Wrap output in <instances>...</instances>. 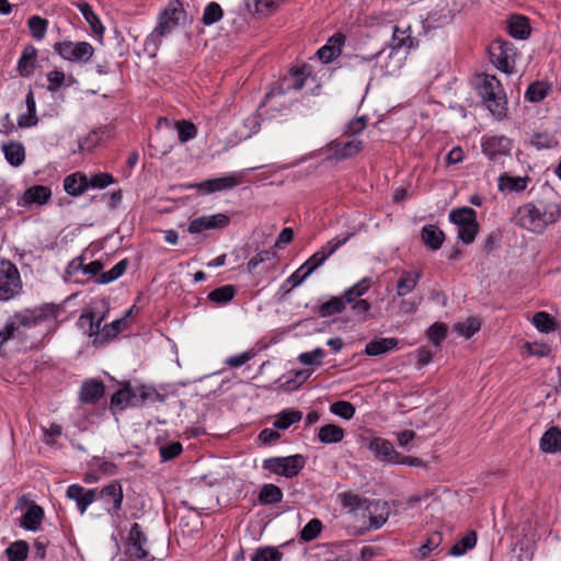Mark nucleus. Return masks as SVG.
Returning a JSON list of instances; mask_svg holds the SVG:
<instances>
[{
    "label": "nucleus",
    "instance_id": "nucleus-1",
    "mask_svg": "<svg viewBox=\"0 0 561 561\" xmlns=\"http://www.w3.org/2000/svg\"><path fill=\"white\" fill-rule=\"evenodd\" d=\"M561 207L553 201H537L517 208L514 221L519 227L535 233H541L549 226L558 221Z\"/></svg>",
    "mask_w": 561,
    "mask_h": 561
},
{
    "label": "nucleus",
    "instance_id": "nucleus-2",
    "mask_svg": "<svg viewBox=\"0 0 561 561\" xmlns=\"http://www.w3.org/2000/svg\"><path fill=\"white\" fill-rule=\"evenodd\" d=\"M479 95L482 98L488 110L493 116L503 118L507 112V99L502 84L494 76H484L478 87Z\"/></svg>",
    "mask_w": 561,
    "mask_h": 561
},
{
    "label": "nucleus",
    "instance_id": "nucleus-3",
    "mask_svg": "<svg viewBox=\"0 0 561 561\" xmlns=\"http://www.w3.org/2000/svg\"><path fill=\"white\" fill-rule=\"evenodd\" d=\"M184 15L182 4L178 1H170L165 9L159 15L158 25L147 38V45L153 44L157 46L161 43V38L173 32L180 20Z\"/></svg>",
    "mask_w": 561,
    "mask_h": 561
},
{
    "label": "nucleus",
    "instance_id": "nucleus-4",
    "mask_svg": "<svg viewBox=\"0 0 561 561\" xmlns=\"http://www.w3.org/2000/svg\"><path fill=\"white\" fill-rule=\"evenodd\" d=\"M370 286L371 278L364 277L344 291L346 305L351 306V311L358 322H365L368 319L371 305L362 297L369 290Z\"/></svg>",
    "mask_w": 561,
    "mask_h": 561
},
{
    "label": "nucleus",
    "instance_id": "nucleus-5",
    "mask_svg": "<svg viewBox=\"0 0 561 561\" xmlns=\"http://www.w3.org/2000/svg\"><path fill=\"white\" fill-rule=\"evenodd\" d=\"M491 62L504 73H513L515 70L517 49L513 43L496 38L489 46Z\"/></svg>",
    "mask_w": 561,
    "mask_h": 561
},
{
    "label": "nucleus",
    "instance_id": "nucleus-6",
    "mask_svg": "<svg viewBox=\"0 0 561 561\" xmlns=\"http://www.w3.org/2000/svg\"><path fill=\"white\" fill-rule=\"evenodd\" d=\"M18 267L9 260H0V301H8L22 291Z\"/></svg>",
    "mask_w": 561,
    "mask_h": 561
},
{
    "label": "nucleus",
    "instance_id": "nucleus-7",
    "mask_svg": "<svg viewBox=\"0 0 561 561\" xmlns=\"http://www.w3.org/2000/svg\"><path fill=\"white\" fill-rule=\"evenodd\" d=\"M305 465V457L297 454L287 457H271L264 459L262 467L271 473L290 479L298 476Z\"/></svg>",
    "mask_w": 561,
    "mask_h": 561
},
{
    "label": "nucleus",
    "instance_id": "nucleus-8",
    "mask_svg": "<svg viewBox=\"0 0 561 561\" xmlns=\"http://www.w3.org/2000/svg\"><path fill=\"white\" fill-rule=\"evenodd\" d=\"M413 45L414 38L410 34V28H401L399 26H394L392 38L390 42V61L385 66H381L385 69L386 75H393L401 68V60L394 58L397 55V50L401 48H407L409 50L410 48L413 47Z\"/></svg>",
    "mask_w": 561,
    "mask_h": 561
},
{
    "label": "nucleus",
    "instance_id": "nucleus-9",
    "mask_svg": "<svg viewBox=\"0 0 561 561\" xmlns=\"http://www.w3.org/2000/svg\"><path fill=\"white\" fill-rule=\"evenodd\" d=\"M58 312L59 308L57 306L45 305L38 309L18 312L11 318L22 334V329L33 328L48 318H56Z\"/></svg>",
    "mask_w": 561,
    "mask_h": 561
},
{
    "label": "nucleus",
    "instance_id": "nucleus-10",
    "mask_svg": "<svg viewBox=\"0 0 561 561\" xmlns=\"http://www.w3.org/2000/svg\"><path fill=\"white\" fill-rule=\"evenodd\" d=\"M127 266L128 261L127 259H124L119 261L117 264H115L110 271L102 272L104 267L103 263L96 260L90 262L89 264L83 263L82 273L84 275L96 276L95 283L100 285H105L119 278L126 272Z\"/></svg>",
    "mask_w": 561,
    "mask_h": 561
},
{
    "label": "nucleus",
    "instance_id": "nucleus-11",
    "mask_svg": "<svg viewBox=\"0 0 561 561\" xmlns=\"http://www.w3.org/2000/svg\"><path fill=\"white\" fill-rule=\"evenodd\" d=\"M95 494L94 503L100 505L107 511L111 515H115L122 507L123 503V489L122 485L114 481L105 485L101 490L93 489Z\"/></svg>",
    "mask_w": 561,
    "mask_h": 561
},
{
    "label": "nucleus",
    "instance_id": "nucleus-12",
    "mask_svg": "<svg viewBox=\"0 0 561 561\" xmlns=\"http://www.w3.org/2000/svg\"><path fill=\"white\" fill-rule=\"evenodd\" d=\"M57 51L64 59L77 62H87L91 59L94 53L93 46L88 42H79L77 44L64 41L54 45Z\"/></svg>",
    "mask_w": 561,
    "mask_h": 561
},
{
    "label": "nucleus",
    "instance_id": "nucleus-13",
    "mask_svg": "<svg viewBox=\"0 0 561 561\" xmlns=\"http://www.w3.org/2000/svg\"><path fill=\"white\" fill-rule=\"evenodd\" d=\"M352 233L340 238H333L328 241L319 251L312 254L302 265L301 267L306 271L307 274L311 275L319 266H321L328 257H330L340 247L345 244Z\"/></svg>",
    "mask_w": 561,
    "mask_h": 561
},
{
    "label": "nucleus",
    "instance_id": "nucleus-14",
    "mask_svg": "<svg viewBox=\"0 0 561 561\" xmlns=\"http://www.w3.org/2000/svg\"><path fill=\"white\" fill-rule=\"evenodd\" d=\"M15 510L22 513L20 526H41L44 518V510L26 495H22L16 500Z\"/></svg>",
    "mask_w": 561,
    "mask_h": 561
},
{
    "label": "nucleus",
    "instance_id": "nucleus-15",
    "mask_svg": "<svg viewBox=\"0 0 561 561\" xmlns=\"http://www.w3.org/2000/svg\"><path fill=\"white\" fill-rule=\"evenodd\" d=\"M363 147V141L358 139L333 140L327 146V152L330 159L341 161L358 154Z\"/></svg>",
    "mask_w": 561,
    "mask_h": 561
},
{
    "label": "nucleus",
    "instance_id": "nucleus-16",
    "mask_svg": "<svg viewBox=\"0 0 561 561\" xmlns=\"http://www.w3.org/2000/svg\"><path fill=\"white\" fill-rule=\"evenodd\" d=\"M230 224V218L226 214H215L201 216L193 219L187 228L192 234L201 233L205 230L224 229Z\"/></svg>",
    "mask_w": 561,
    "mask_h": 561
},
{
    "label": "nucleus",
    "instance_id": "nucleus-17",
    "mask_svg": "<svg viewBox=\"0 0 561 561\" xmlns=\"http://www.w3.org/2000/svg\"><path fill=\"white\" fill-rule=\"evenodd\" d=\"M368 449L375 458L386 465H396L399 453L394 449L391 442L382 437H375L368 444Z\"/></svg>",
    "mask_w": 561,
    "mask_h": 561
},
{
    "label": "nucleus",
    "instance_id": "nucleus-18",
    "mask_svg": "<svg viewBox=\"0 0 561 561\" xmlns=\"http://www.w3.org/2000/svg\"><path fill=\"white\" fill-rule=\"evenodd\" d=\"M146 543L147 537L140 528H129L126 539V553L131 558L146 560L149 556V551L145 548Z\"/></svg>",
    "mask_w": 561,
    "mask_h": 561
},
{
    "label": "nucleus",
    "instance_id": "nucleus-19",
    "mask_svg": "<svg viewBox=\"0 0 561 561\" xmlns=\"http://www.w3.org/2000/svg\"><path fill=\"white\" fill-rule=\"evenodd\" d=\"M511 149L512 141L506 136H492L485 138L482 142V151L490 160L508 154Z\"/></svg>",
    "mask_w": 561,
    "mask_h": 561
},
{
    "label": "nucleus",
    "instance_id": "nucleus-20",
    "mask_svg": "<svg viewBox=\"0 0 561 561\" xmlns=\"http://www.w3.org/2000/svg\"><path fill=\"white\" fill-rule=\"evenodd\" d=\"M66 495L69 500L76 503L78 511L83 514L88 506L93 504L95 501V494L93 489H85L79 484H71L66 491Z\"/></svg>",
    "mask_w": 561,
    "mask_h": 561
},
{
    "label": "nucleus",
    "instance_id": "nucleus-21",
    "mask_svg": "<svg viewBox=\"0 0 561 561\" xmlns=\"http://www.w3.org/2000/svg\"><path fill=\"white\" fill-rule=\"evenodd\" d=\"M389 515L390 506L388 502L381 500L370 501L364 514V516L369 518V526H382L387 523Z\"/></svg>",
    "mask_w": 561,
    "mask_h": 561
},
{
    "label": "nucleus",
    "instance_id": "nucleus-22",
    "mask_svg": "<svg viewBox=\"0 0 561 561\" xmlns=\"http://www.w3.org/2000/svg\"><path fill=\"white\" fill-rule=\"evenodd\" d=\"M238 185V180L234 175H226L216 179H209L195 185L198 191L204 193H215L222 190H229Z\"/></svg>",
    "mask_w": 561,
    "mask_h": 561
},
{
    "label": "nucleus",
    "instance_id": "nucleus-23",
    "mask_svg": "<svg viewBox=\"0 0 561 561\" xmlns=\"http://www.w3.org/2000/svg\"><path fill=\"white\" fill-rule=\"evenodd\" d=\"M461 11V8L456 4L453 0V4L448 0H443L435 11L432 12L431 16L434 22L440 25L450 23L455 16Z\"/></svg>",
    "mask_w": 561,
    "mask_h": 561
},
{
    "label": "nucleus",
    "instance_id": "nucleus-24",
    "mask_svg": "<svg viewBox=\"0 0 561 561\" xmlns=\"http://www.w3.org/2000/svg\"><path fill=\"white\" fill-rule=\"evenodd\" d=\"M37 61V49L33 45H27L23 49L18 62V71L22 77H31L35 70Z\"/></svg>",
    "mask_w": 561,
    "mask_h": 561
},
{
    "label": "nucleus",
    "instance_id": "nucleus-25",
    "mask_svg": "<svg viewBox=\"0 0 561 561\" xmlns=\"http://www.w3.org/2000/svg\"><path fill=\"white\" fill-rule=\"evenodd\" d=\"M64 188L70 196H80L88 190V176L76 172L65 178Z\"/></svg>",
    "mask_w": 561,
    "mask_h": 561
},
{
    "label": "nucleus",
    "instance_id": "nucleus-26",
    "mask_svg": "<svg viewBox=\"0 0 561 561\" xmlns=\"http://www.w3.org/2000/svg\"><path fill=\"white\" fill-rule=\"evenodd\" d=\"M508 34L517 39H526L530 35L528 19L522 15H511L507 20Z\"/></svg>",
    "mask_w": 561,
    "mask_h": 561
},
{
    "label": "nucleus",
    "instance_id": "nucleus-27",
    "mask_svg": "<svg viewBox=\"0 0 561 561\" xmlns=\"http://www.w3.org/2000/svg\"><path fill=\"white\" fill-rule=\"evenodd\" d=\"M540 449L543 453L556 454L561 450V430L552 426L540 438Z\"/></svg>",
    "mask_w": 561,
    "mask_h": 561
},
{
    "label": "nucleus",
    "instance_id": "nucleus-28",
    "mask_svg": "<svg viewBox=\"0 0 561 561\" xmlns=\"http://www.w3.org/2000/svg\"><path fill=\"white\" fill-rule=\"evenodd\" d=\"M421 238L428 249L436 251L442 247L445 234L437 226L426 225L422 228Z\"/></svg>",
    "mask_w": 561,
    "mask_h": 561
},
{
    "label": "nucleus",
    "instance_id": "nucleus-29",
    "mask_svg": "<svg viewBox=\"0 0 561 561\" xmlns=\"http://www.w3.org/2000/svg\"><path fill=\"white\" fill-rule=\"evenodd\" d=\"M398 343L399 341L396 337H380L371 340L366 344L365 354L368 356H378L396 348Z\"/></svg>",
    "mask_w": 561,
    "mask_h": 561
},
{
    "label": "nucleus",
    "instance_id": "nucleus-30",
    "mask_svg": "<svg viewBox=\"0 0 561 561\" xmlns=\"http://www.w3.org/2000/svg\"><path fill=\"white\" fill-rule=\"evenodd\" d=\"M104 394V385L102 381L88 380L83 382L80 389V400L84 403H94Z\"/></svg>",
    "mask_w": 561,
    "mask_h": 561
},
{
    "label": "nucleus",
    "instance_id": "nucleus-31",
    "mask_svg": "<svg viewBox=\"0 0 561 561\" xmlns=\"http://www.w3.org/2000/svg\"><path fill=\"white\" fill-rule=\"evenodd\" d=\"M51 196V191L45 185H34L28 187L23 194L24 204L44 205Z\"/></svg>",
    "mask_w": 561,
    "mask_h": 561
},
{
    "label": "nucleus",
    "instance_id": "nucleus-32",
    "mask_svg": "<svg viewBox=\"0 0 561 561\" xmlns=\"http://www.w3.org/2000/svg\"><path fill=\"white\" fill-rule=\"evenodd\" d=\"M5 160L12 167H20L25 161V149L21 142L10 141L2 145Z\"/></svg>",
    "mask_w": 561,
    "mask_h": 561
},
{
    "label": "nucleus",
    "instance_id": "nucleus-33",
    "mask_svg": "<svg viewBox=\"0 0 561 561\" xmlns=\"http://www.w3.org/2000/svg\"><path fill=\"white\" fill-rule=\"evenodd\" d=\"M421 277L422 273L420 272L403 271L397 283V295L403 297L412 293Z\"/></svg>",
    "mask_w": 561,
    "mask_h": 561
},
{
    "label": "nucleus",
    "instance_id": "nucleus-34",
    "mask_svg": "<svg viewBox=\"0 0 561 561\" xmlns=\"http://www.w3.org/2000/svg\"><path fill=\"white\" fill-rule=\"evenodd\" d=\"M527 183V176H512L505 173L499 178L500 191L523 192L526 190Z\"/></svg>",
    "mask_w": 561,
    "mask_h": 561
},
{
    "label": "nucleus",
    "instance_id": "nucleus-35",
    "mask_svg": "<svg viewBox=\"0 0 561 561\" xmlns=\"http://www.w3.org/2000/svg\"><path fill=\"white\" fill-rule=\"evenodd\" d=\"M125 325V320H115L110 324H105L101 330V334L94 337V345H103L111 340L115 339Z\"/></svg>",
    "mask_w": 561,
    "mask_h": 561
},
{
    "label": "nucleus",
    "instance_id": "nucleus-36",
    "mask_svg": "<svg viewBox=\"0 0 561 561\" xmlns=\"http://www.w3.org/2000/svg\"><path fill=\"white\" fill-rule=\"evenodd\" d=\"M346 306L344 294L341 297H331L318 308V314L322 318L341 313Z\"/></svg>",
    "mask_w": 561,
    "mask_h": 561
},
{
    "label": "nucleus",
    "instance_id": "nucleus-37",
    "mask_svg": "<svg viewBox=\"0 0 561 561\" xmlns=\"http://www.w3.org/2000/svg\"><path fill=\"white\" fill-rule=\"evenodd\" d=\"M301 419L302 413L300 411L286 409L275 416L273 425L277 430H287L290 425L299 422Z\"/></svg>",
    "mask_w": 561,
    "mask_h": 561
},
{
    "label": "nucleus",
    "instance_id": "nucleus-38",
    "mask_svg": "<svg viewBox=\"0 0 561 561\" xmlns=\"http://www.w3.org/2000/svg\"><path fill=\"white\" fill-rule=\"evenodd\" d=\"M28 543L24 540L14 541L10 543L4 550V554L8 561H25L28 557Z\"/></svg>",
    "mask_w": 561,
    "mask_h": 561
},
{
    "label": "nucleus",
    "instance_id": "nucleus-39",
    "mask_svg": "<svg viewBox=\"0 0 561 561\" xmlns=\"http://www.w3.org/2000/svg\"><path fill=\"white\" fill-rule=\"evenodd\" d=\"M478 535L474 530L468 531L460 540H458L449 550V554L459 557L465 554L468 550L476 547Z\"/></svg>",
    "mask_w": 561,
    "mask_h": 561
},
{
    "label": "nucleus",
    "instance_id": "nucleus-40",
    "mask_svg": "<svg viewBox=\"0 0 561 561\" xmlns=\"http://www.w3.org/2000/svg\"><path fill=\"white\" fill-rule=\"evenodd\" d=\"M344 437V430L335 424H327L320 427L318 438L321 443L333 444L339 443Z\"/></svg>",
    "mask_w": 561,
    "mask_h": 561
},
{
    "label": "nucleus",
    "instance_id": "nucleus-41",
    "mask_svg": "<svg viewBox=\"0 0 561 561\" xmlns=\"http://www.w3.org/2000/svg\"><path fill=\"white\" fill-rule=\"evenodd\" d=\"M449 220L459 228L474 222L477 220V213L470 207L456 208L449 213Z\"/></svg>",
    "mask_w": 561,
    "mask_h": 561
},
{
    "label": "nucleus",
    "instance_id": "nucleus-42",
    "mask_svg": "<svg viewBox=\"0 0 561 561\" xmlns=\"http://www.w3.org/2000/svg\"><path fill=\"white\" fill-rule=\"evenodd\" d=\"M339 496L341 499L342 506L348 508L351 512L363 510L366 513V506L370 502L367 499L353 493H341Z\"/></svg>",
    "mask_w": 561,
    "mask_h": 561
},
{
    "label": "nucleus",
    "instance_id": "nucleus-43",
    "mask_svg": "<svg viewBox=\"0 0 561 561\" xmlns=\"http://www.w3.org/2000/svg\"><path fill=\"white\" fill-rule=\"evenodd\" d=\"M78 9L91 26L92 31L95 34L102 35L104 33V26L102 25L99 16L92 10V7L87 2H82L78 4Z\"/></svg>",
    "mask_w": 561,
    "mask_h": 561
},
{
    "label": "nucleus",
    "instance_id": "nucleus-44",
    "mask_svg": "<svg viewBox=\"0 0 561 561\" xmlns=\"http://www.w3.org/2000/svg\"><path fill=\"white\" fill-rule=\"evenodd\" d=\"M236 288L232 285H225L211 290L208 299L217 305H226L233 299Z\"/></svg>",
    "mask_w": 561,
    "mask_h": 561
},
{
    "label": "nucleus",
    "instance_id": "nucleus-45",
    "mask_svg": "<svg viewBox=\"0 0 561 561\" xmlns=\"http://www.w3.org/2000/svg\"><path fill=\"white\" fill-rule=\"evenodd\" d=\"M257 499L261 504H275L282 501L283 492L275 484H264Z\"/></svg>",
    "mask_w": 561,
    "mask_h": 561
},
{
    "label": "nucleus",
    "instance_id": "nucleus-46",
    "mask_svg": "<svg viewBox=\"0 0 561 561\" xmlns=\"http://www.w3.org/2000/svg\"><path fill=\"white\" fill-rule=\"evenodd\" d=\"M480 328L481 322L476 317H469L465 321L457 322L454 325V330L467 339L471 337L474 333H477L480 330Z\"/></svg>",
    "mask_w": 561,
    "mask_h": 561
},
{
    "label": "nucleus",
    "instance_id": "nucleus-47",
    "mask_svg": "<svg viewBox=\"0 0 561 561\" xmlns=\"http://www.w3.org/2000/svg\"><path fill=\"white\" fill-rule=\"evenodd\" d=\"M224 16V11L219 3L210 2L204 9L202 21L205 25H213L219 22Z\"/></svg>",
    "mask_w": 561,
    "mask_h": 561
},
{
    "label": "nucleus",
    "instance_id": "nucleus-48",
    "mask_svg": "<svg viewBox=\"0 0 561 561\" xmlns=\"http://www.w3.org/2000/svg\"><path fill=\"white\" fill-rule=\"evenodd\" d=\"M549 91V87L540 81L533 82L525 92V98L530 102L542 101Z\"/></svg>",
    "mask_w": 561,
    "mask_h": 561
},
{
    "label": "nucleus",
    "instance_id": "nucleus-49",
    "mask_svg": "<svg viewBox=\"0 0 561 561\" xmlns=\"http://www.w3.org/2000/svg\"><path fill=\"white\" fill-rule=\"evenodd\" d=\"M175 128L178 130L179 140L181 142H187L192 140L197 135L196 126L190 121H178L175 123Z\"/></svg>",
    "mask_w": 561,
    "mask_h": 561
},
{
    "label": "nucleus",
    "instance_id": "nucleus-50",
    "mask_svg": "<svg viewBox=\"0 0 561 561\" xmlns=\"http://www.w3.org/2000/svg\"><path fill=\"white\" fill-rule=\"evenodd\" d=\"M443 542V536L439 531L432 533L426 539L425 543H423L419 548V557L421 559H425L430 556L432 551L437 549Z\"/></svg>",
    "mask_w": 561,
    "mask_h": 561
},
{
    "label": "nucleus",
    "instance_id": "nucleus-51",
    "mask_svg": "<svg viewBox=\"0 0 561 561\" xmlns=\"http://www.w3.org/2000/svg\"><path fill=\"white\" fill-rule=\"evenodd\" d=\"M133 397L128 387L117 390L111 398V409L124 410L130 403Z\"/></svg>",
    "mask_w": 561,
    "mask_h": 561
},
{
    "label": "nucleus",
    "instance_id": "nucleus-52",
    "mask_svg": "<svg viewBox=\"0 0 561 561\" xmlns=\"http://www.w3.org/2000/svg\"><path fill=\"white\" fill-rule=\"evenodd\" d=\"M27 24L30 32L35 39L41 41L44 38L48 25L47 20L38 15H33L28 19Z\"/></svg>",
    "mask_w": 561,
    "mask_h": 561
},
{
    "label": "nucleus",
    "instance_id": "nucleus-53",
    "mask_svg": "<svg viewBox=\"0 0 561 561\" xmlns=\"http://www.w3.org/2000/svg\"><path fill=\"white\" fill-rule=\"evenodd\" d=\"M282 558V552H279L275 547L267 546L256 549L251 561H280Z\"/></svg>",
    "mask_w": 561,
    "mask_h": 561
},
{
    "label": "nucleus",
    "instance_id": "nucleus-54",
    "mask_svg": "<svg viewBox=\"0 0 561 561\" xmlns=\"http://www.w3.org/2000/svg\"><path fill=\"white\" fill-rule=\"evenodd\" d=\"M427 339L438 346L447 336V325L443 322H435L427 329Z\"/></svg>",
    "mask_w": 561,
    "mask_h": 561
},
{
    "label": "nucleus",
    "instance_id": "nucleus-55",
    "mask_svg": "<svg viewBox=\"0 0 561 561\" xmlns=\"http://www.w3.org/2000/svg\"><path fill=\"white\" fill-rule=\"evenodd\" d=\"M533 323L540 332H551L554 330L553 318L543 311L537 312L533 318Z\"/></svg>",
    "mask_w": 561,
    "mask_h": 561
},
{
    "label": "nucleus",
    "instance_id": "nucleus-56",
    "mask_svg": "<svg viewBox=\"0 0 561 561\" xmlns=\"http://www.w3.org/2000/svg\"><path fill=\"white\" fill-rule=\"evenodd\" d=\"M330 410L333 414L344 420H351L355 414V407L347 401L334 402L331 404Z\"/></svg>",
    "mask_w": 561,
    "mask_h": 561
},
{
    "label": "nucleus",
    "instance_id": "nucleus-57",
    "mask_svg": "<svg viewBox=\"0 0 561 561\" xmlns=\"http://www.w3.org/2000/svg\"><path fill=\"white\" fill-rule=\"evenodd\" d=\"M530 144L538 150H541L556 147L558 141L548 133H536L533 135Z\"/></svg>",
    "mask_w": 561,
    "mask_h": 561
},
{
    "label": "nucleus",
    "instance_id": "nucleus-58",
    "mask_svg": "<svg viewBox=\"0 0 561 561\" xmlns=\"http://www.w3.org/2000/svg\"><path fill=\"white\" fill-rule=\"evenodd\" d=\"M478 232H479V224L477 220H474V222H471V224H468L466 226H461L458 228V238L465 244H470L474 241Z\"/></svg>",
    "mask_w": 561,
    "mask_h": 561
},
{
    "label": "nucleus",
    "instance_id": "nucleus-59",
    "mask_svg": "<svg viewBox=\"0 0 561 561\" xmlns=\"http://www.w3.org/2000/svg\"><path fill=\"white\" fill-rule=\"evenodd\" d=\"M323 356H324V350L321 347H317L311 352L301 353L298 356V359L302 365H306V366L320 365Z\"/></svg>",
    "mask_w": 561,
    "mask_h": 561
},
{
    "label": "nucleus",
    "instance_id": "nucleus-60",
    "mask_svg": "<svg viewBox=\"0 0 561 561\" xmlns=\"http://www.w3.org/2000/svg\"><path fill=\"white\" fill-rule=\"evenodd\" d=\"M278 0H252L254 12L264 16L272 14L277 8Z\"/></svg>",
    "mask_w": 561,
    "mask_h": 561
},
{
    "label": "nucleus",
    "instance_id": "nucleus-61",
    "mask_svg": "<svg viewBox=\"0 0 561 561\" xmlns=\"http://www.w3.org/2000/svg\"><path fill=\"white\" fill-rule=\"evenodd\" d=\"M21 333L12 318H10L3 329L0 331V348L11 339L19 336Z\"/></svg>",
    "mask_w": 561,
    "mask_h": 561
},
{
    "label": "nucleus",
    "instance_id": "nucleus-62",
    "mask_svg": "<svg viewBox=\"0 0 561 561\" xmlns=\"http://www.w3.org/2000/svg\"><path fill=\"white\" fill-rule=\"evenodd\" d=\"M101 320L102 319L94 321V314L91 311H89L85 314H82L80 317L81 325L87 323L89 336H95V337L101 334V330H100Z\"/></svg>",
    "mask_w": 561,
    "mask_h": 561
},
{
    "label": "nucleus",
    "instance_id": "nucleus-63",
    "mask_svg": "<svg viewBox=\"0 0 561 561\" xmlns=\"http://www.w3.org/2000/svg\"><path fill=\"white\" fill-rule=\"evenodd\" d=\"M114 182V179L108 173L94 174L88 178V188H105Z\"/></svg>",
    "mask_w": 561,
    "mask_h": 561
},
{
    "label": "nucleus",
    "instance_id": "nucleus-64",
    "mask_svg": "<svg viewBox=\"0 0 561 561\" xmlns=\"http://www.w3.org/2000/svg\"><path fill=\"white\" fill-rule=\"evenodd\" d=\"M182 453V445L179 442L169 443L160 448V456L163 460H171Z\"/></svg>",
    "mask_w": 561,
    "mask_h": 561
}]
</instances>
